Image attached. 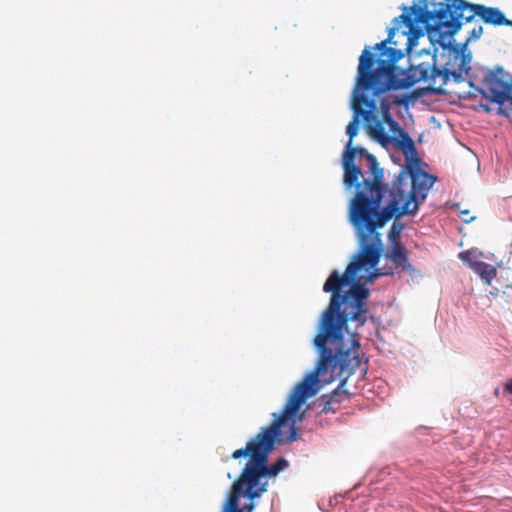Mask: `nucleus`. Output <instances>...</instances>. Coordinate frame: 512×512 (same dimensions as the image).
I'll return each instance as SVG.
<instances>
[{"label": "nucleus", "instance_id": "f257e3e1", "mask_svg": "<svg viewBox=\"0 0 512 512\" xmlns=\"http://www.w3.org/2000/svg\"><path fill=\"white\" fill-rule=\"evenodd\" d=\"M357 256L358 251L342 275L338 270H333L323 285V291L331 293V297L319 318L317 334L313 339L318 352L315 367L329 373V377L323 379L325 384L339 380V385L331 394L323 395L320 399L325 413L332 410L334 397H341L340 401L349 397L344 387L357 369H361L364 374L367 372L368 359L361 352L358 329L373 317L368 315L366 305L370 291L365 284L360 283L357 274L364 269L368 283H373L380 276L393 274L391 269L377 268L380 259L372 265L367 261L368 256Z\"/></svg>", "mask_w": 512, "mask_h": 512}, {"label": "nucleus", "instance_id": "f03ea898", "mask_svg": "<svg viewBox=\"0 0 512 512\" xmlns=\"http://www.w3.org/2000/svg\"><path fill=\"white\" fill-rule=\"evenodd\" d=\"M373 179L365 180L363 189L355 192L349 203L348 220L355 229L358 241V256H368V263L374 265L382 256V241L378 229L392 218L414 216L426 200L436 177L421 170L423 162H405L410 173H401L389 191V203L380 208L383 198L381 178L383 169L379 162H369Z\"/></svg>", "mask_w": 512, "mask_h": 512}, {"label": "nucleus", "instance_id": "7ed1b4c3", "mask_svg": "<svg viewBox=\"0 0 512 512\" xmlns=\"http://www.w3.org/2000/svg\"><path fill=\"white\" fill-rule=\"evenodd\" d=\"M392 23L387 38L373 47L375 53L370 46H366L359 57L357 72L361 77V87H374L375 94H383L390 90L408 89L423 82L427 84V93L442 94L451 74L447 66L437 67V49L434 48L433 52L423 49L415 56L410 55L409 66L400 69L396 63L403 58L404 52L387 46H397L393 37L401 25H395V19Z\"/></svg>", "mask_w": 512, "mask_h": 512}, {"label": "nucleus", "instance_id": "20e7f679", "mask_svg": "<svg viewBox=\"0 0 512 512\" xmlns=\"http://www.w3.org/2000/svg\"><path fill=\"white\" fill-rule=\"evenodd\" d=\"M360 83L361 77L357 72L350 103L353 116L352 121L346 128V134L349 140L342 152L340 160H355L357 157H364L365 160H376V158L372 154L367 153L364 148L353 147L352 145L353 138L358 134L361 119L364 122V127L368 134L383 147L393 145L404 153V160H421L417 156V148L413 139L393 118L390 113L389 105L382 103L383 120L388 124L389 132H391L392 135L385 131L382 121L375 116L377 103L374 97L380 96L381 94H375L374 87H361Z\"/></svg>", "mask_w": 512, "mask_h": 512}, {"label": "nucleus", "instance_id": "39448f33", "mask_svg": "<svg viewBox=\"0 0 512 512\" xmlns=\"http://www.w3.org/2000/svg\"><path fill=\"white\" fill-rule=\"evenodd\" d=\"M419 5L411 7L401 6L403 13L395 17V25L405 24L406 30L402 36L407 37V52L411 54L412 47L417 39L424 35L447 33L453 38L461 29L463 18L466 23L472 22L478 16L477 8L480 4L469 3L465 0H447V4L438 9L429 11L428 0H416Z\"/></svg>", "mask_w": 512, "mask_h": 512}, {"label": "nucleus", "instance_id": "423d86ee", "mask_svg": "<svg viewBox=\"0 0 512 512\" xmlns=\"http://www.w3.org/2000/svg\"><path fill=\"white\" fill-rule=\"evenodd\" d=\"M325 374L326 372L323 370L314 367L312 371L307 373L305 377L294 386L281 412L273 414V422L270 425V432L268 433L264 447L262 451L256 455V457L258 455L264 456L260 464L266 477H275L288 467L289 463L285 458H279L274 464L268 465L269 453L273 450L277 437L281 435V427L288 419H292L297 415L300 407L308 398L317 394L319 391V377Z\"/></svg>", "mask_w": 512, "mask_h": 512}, {"label": "nucleus", "instance_id": "0eeeda50", "mask_svg": "<svg viewBox=\"0 0 512 512\" xmlns=\"http://www.w3.org/2000/svg\"><path fill=\"white\" fill-rule=\"evenodd\" d=\"M263 457L258 455L254 459H249L239 478L233 483V488L238 492H244V497L248 500L260 498L267 491L268 482L260 464Z\"/></svg>", "mask_w": 512, "mask_h": 512}, {"label": "nucleus", "instance_id": "6e6552de", "mask_svg": "<svg viewBox=\"0 0 512 512\" xmlns=\"http://www.w3.org/2000/svg\"><path fill=\"white\" fill-rule=\"evenodd\" d=\"M485 88L476 90L487 100L498 105L509 101L512 104V75L502 67H496L484 77Z\"/></svg>", "mask_w": 512, "mask_h": 512}, {"label": "nucleus", "instance_id": "1a4fd4ad", "mask_svg": "<svg viewBox=\"0 0 512 512\" xmlns=\"http://www.w3.org/2000/svg\"><path fill=\"white\" fill-rule=\"evenodd\" d=\"M447 37V33H436L429 36L430 42L433 46L438 44L442 49L452 52L456 59L460 57L461 62L459 68L467 74L471 69L470 62L472 59L471 53L467 52V42L458 46L451 40H447Z\"/></svg>", "mask_w": 512, "mask_h": 512}, {"label": "nucleus", "instance_id": "9d476101", "mask_svg": "<svg viewBox=\"0 0 512 512\" xmlns=\"http://www.w3.org/2000/svg\"><path fill=\"white\" fill-rule=\"evenodd\" d=\"M269 432L270 426L262 427L259 433L255 437L251 438L244 448L234 451L231 457L233 459H239L241 457L254 459V457L262 451Z\"/></svg>", "mask_w": 512, "mask_h": 512}, {"label": "nucleus", "instance_id": "9b49d317", "mask_svg": "<svg viewBox=\"0 0 512 512\" xmlns=\"http://www.w3.org/2000/svg\"><path fill=\"white\" fill-rule=\"evenodd\" d=\"M396 267L409 273L411 276H419L420 272L410 263L405 247L400 242H394L391 245V251L386 254Z\"/></svg>", "mask_w": 512, "mask_h": 512}, {"label": "nucleus", "instance_id": "f8f14e48", "mask_svg": "<svg viewBox=\"0 0 512 512\" xmlns=\"http://www.w3.org/2000/svg\"><path fill=\"white\" fill-rule=\"evenodd\" d=\"M478 17L485 23L493 26H512V20L506 18L505 14L497 7L481 5L477 8Z\"/></svg>", "mask_w": 512, "mask_h": 512}, {"label": "nucleus", "instance_id": "ddd939ff", "mask_svg": "<svg viewBox=\"0 0 512 512\" xmlns=\"http://www.w3.org/2000/svg\"><path fill=\"white\" fill-rule=\"evenodd\" d=\"M344 170V184L347 189L352 187L356 188V191L363 189L364 184L359 182V177L362 176L360 167L356 165V162H342Z\"/></svg>", "mask_w": 512, "mask_h": 512}, {"label": "nucleus", "instance_id": "4468645a", "mask_svg": "<svg viewBox=\"0 0 512 512\" xmlns=\"http://www.w3.org/2000/svg\"><path fill=\"white\" fill-rule=\"evenodd\" d=\"M473 271L478 274L487 285H490L497 275V270L494 266L482 261L475 264Z\"/></svg>", "mask_w": 512, "mask_h": 512}, {"label": "nucleus", "instance_id": "2eb2a0df", "mask_svg": "<svg viewBox=\"0 0 512 512\" xmlns=\"http://www.w3.org/2000/svg\"><path fill=\"white\" fill-rule=\"evenodd\" d=\"M241 496L244 497V492H238L233 488V492L227 497V501L223 506L222 512H243V510H240L238 503Z\"/></svg>", "mask_w": 512, "mask_h": 512}, {"label": "nucleus", "instance_id": "dca6fc26", "mask_svg": "<svg viewBox=\"0 0 512 512\" xmlns=\"http://www.w3.org/2000/svg\"><path fill=\"white\" fill-rule=\"evenodd\" d=\"M482 253H478L477 250H465L458 254L459 259L470 269L474 270L475 264H478L477 260Z\"/></svg>", "mask_w": 512, "mask_h": 512}, {"label": "nucleus", "instance_id": "f3484780", "mask_svg": "<svg viewBox=\"0 0 512 512\" xmlns=\"http://www.w3.org/2000/svg\"><path fill=\"white\" fill-rule=\"evenodd\" d=\"M394 222L392 223L389 230V240L391 241V245L394 242H399L397 239L400 238L401 232L404 229V225L399 222V219L394 218Z\"/></svg>", "mask_w": 512, "mask_h": 512}, {"label": "nucleus", "instance_id": "a211bd4d", "mask_svg": "<svg viewBox=\"0 0 512 512\" xmlns=\"http://www.w3.org/2000/svg\"><path fill=\"white\" fill-rule=\"evenodd\" d=\"M482 34H483V27L481 25H477L470 31L469 36L465 42H467V45H468L471 41L478 40L482 36Z\"/></svg>", "mask_w": 512, "mask_h": 512}, {"label": "nucleus", "instance_id": "6ab92c4d", "mask_svg": "<svg viewBox=\"0 0 512 512\" xmlns=\"http://www.w3.org/2000/svg\"><path fill=\"white\" fill-rule=\"evenodd\" d=\"M297 436H298L297 428L295 426V422H293L290 427V433H289V436L287 437V442L295 441L297 439Z\"/></svg>", "mask_w": 512, "mask_h": 512}, {"label": "nucleus", "instance_id": "aec40b11", "mask_svg": "<svg viewBox=\"0 0 512 512\" xmlns=\"http://www.w3.org/2000/svg\"><path fill=\"white\" fill-rule=\"evenodd\" d=\"M464 71L461 70V68H459V70H454V71H451L450 70V74H451V77L456 81V82H461L463 81V76H462V73Z\"/></svg>", "mask_w": 512, "mask_h": 512}, {"label": "nucleus", "instance_id": "412c9836", "mask_svg": "<svg viewBox=\"0 0 512 512\" xmlns=\"http://www.w3.org/2000/svg\"><path fill=\"white\" fill-rule=\"evenodd\" d=\"M255 507L256 506H255V503L253 502V500H250V502L245 504L242 508H240V510H243V512H253Z\"/></svg>", "mask_w": 512, "mask_h": 512}, {"label": "nucleus", "instance_id": "4be33fe9", "mask_svg": "<svg viewBox=\"0 0 512 512\" xmlns=\"http://www.w3.org/2000/svg\"><path fill=\"white\" fill-rule=\"evenodd\" d=\"M506 392L512 395V379H509L504 386Z\"/></svg>", "mask_w": 512, "mask_h": 512}, {"label": "nucleus", "instance_id": "5701e85b", "mask_svg": "<svg viewBox=\"0 0 512 512\" xmlns=\"http://www.w3.org/2000/svg\"><path fill=\"white\" fill-rule=\"evenodd\" d=\"M409 100H410L409 96L405 95L402 100H398L396 103L399 105L408 106Z\"/></svg>", "mask_w": 512, "mask_h": 512}, {"label": "nucleus", "instance_id": "b1692460", "mask_svg": "<svg viewBox=\"0 0 512 512\" xmlns=\"http://www.w3.org/2000/svg\"><path fill=\"white\" fill-rule=\"evenodd\" d=\"M473 219H474V217H470V218H465V217H464V218H463V221H464L465 223H469V222H471Z\"/></svg>", "mask_w": 512, "mask_h": 512}, {"label": "nucleus", "instance_id": "393cba45", "mask_svg": "<svg viewBox=\"0 0 512 512\" xmlns=\"http://www.w3.org/2000/svg\"><path fill=\"white\" fill-rule=\"evenodd\" d=\"M461 214L463 216H467V215H469V211L468 210H464V211L461 212Z\"/></svg>", "mask_w": 512, "mask_h": 512}, {"label": "nucleus", "instance_id": "a878e982", "mask_svg": "<svg viewBox=\"0 0 512 512\" xmlns=\"http://www.w3.org/2000/svg\"><path fill=\"white\" fill-rule=\"evenodd\" d=\"M469 86H470V87H474V84H473V82H472V81H470V82H469Z\"/></svg>", "mask_w": 512, "mask_h": 512}, {"label": "nucleus", "instance_id": "bb28decb", "mask_svg": "<svg viewBox=\"0 0 512 512\" xmlns=\"http://www.w3.org/2000/svg\"><path fill=\"white\" fill-rule=\"evenodd\" d=\"M477 170H480V163L478 162Z\"/></svg>", "mask_w": 512, "mask_h": 512}, {"label": "nucleus", "instance_id": "cd10ccee", "mask_svg": "<svg viewBox=\"0 0 512 512\" xmlns=\"http://www.w3.org/2000/svg\"><path fill=\"white\" fill-rule=\"evenodd\" d=\"M507 288H508V289H512V285H508V286H507Z\"/></svg>", "mask_w": 512, "mask_h": 512}]
</instances>
